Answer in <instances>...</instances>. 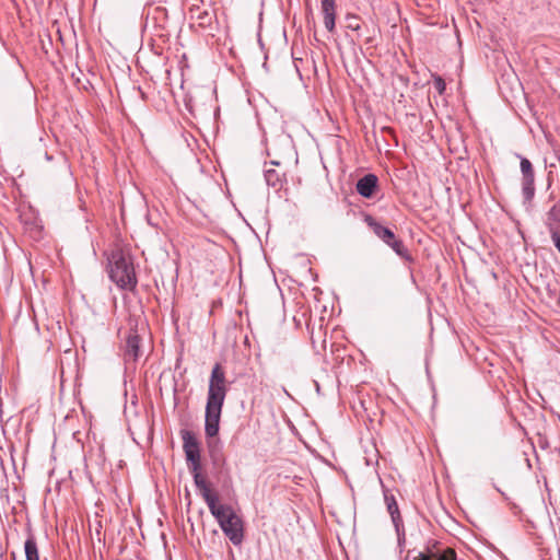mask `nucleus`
Returning a JSON list of instances; mask_svg holds the SVG:
<instances>
[{"label":"nucleus","instance_id":"obj_17","mask_svg":"<svg viewBox=\"0 0 560 560\" xmlns=\"http://www.w3.org/2000/svg\"><path fill=\"white\" fill-rule=\"evenodd\" d=\"M435 560H456V552L453 549L447 548Z\"/></svg>","mask_w":560,"mask_h":560},{"label":"nucleus","instance_id":"obj_8","mask_svg":"<svg viewBox=\"0 0 560 560\" xmlns=\"http://www.w3.org/2000/svg\"><path fill=\"white\" fill-rule=\"evenodd\" d=\"M378 186V178L374 174H366L355 185L358 194L364 198H372Z\"/></svg>","mask_w":560,"mask_h":560},{"label":"nucleus","instance_id":"obj_4","mask_svg":"<svg viewBox=\"0 0 560 560\" xmlns=\"http://www.w3.org/2000/svg\"><path fill=\"white\" fill-rule=\"evenodd\" d=\"M183 448L189 470L201 469L200 444L196 434L191 431H182Z\"/></svg>","mask_w":560,"mask_h":560},{"label":"nucleus","instance_id":"obj_16","mask_svg":"<svg viewBox=\"0 0 560 560\" xmlns=\"http://www.w3.org/2000/svg\"><path fill=\"white\" fill-rule=\"evenodd\" d=\"M346 27L352 31H359L360 25V18L354 14H347L346 15Z\"/></svg>","mask_w":560,"mask_h":560},{"label":"nucleus","instance_id":"obj_7","mask_svg":"<svg viewBox=\"0 0 560 560\" xmlns=\"http://www.w3.org/2000/svg\"><path fill=\"white\" fill-rule=\"evenodd\" d=\"M190 472L192 474L195 485L200 491L209 510H213L214 505L218 504V497L211 491L209 483L207 482L206 478L201 475L200 470H190Z\"/></svg>","mask_w":560,"mask_h":560},{"label":"nucleus","instance_id":"obj_2","mask_svg":"<svg viewBox=\"0 0 560 560\" xmlns=\"http://www.w3.org/2000/svg\"><path fill=\"white\" fill-rule=\"evenodd\" d=\"M109 278L122 290L132 291L137 277L131 256L121 249L113 250L108 258Z\"/></svg>","mask_w":560,"mask_h":560},{"label":"nucleus","instance_id":"obj_1","mask_svg":"<svg viewBox=\"0 0 560 560\" xmlns=\"http://www.w3.org/2000/svg\"><path fill=\"white\" fill-rule=\"evenodd\" d=\"M226 393L228 385L224 370L220 363H215L212 368L209 380L205 423L206 435L209 439L208 446L214 465H218L219 462L223 460L222 454L214 451L218 441L212 439H214L219 432L221 411Z\"/></svg>","mask_w":560,"mask_h":560},{"label":"nucleus","instance_id":"obj_12","mask_svg":"<svg viewBox=\"0 0 560 560\" xmlns=\"http://www.w3.org/2000/svg\"><path fill=\"white\" fill-rule=\"evenodd\" d=\"M140 337L136 334L128 336L125 349V357L128 361H137L140 357Z\"/></svg>","mask_w":560,"mask_h":560},{"label":"nucleus","instance_id":"obj_9","mask_svg":"<svg viewBox=\"0 0 560 560\" xmlns=\"http://www.w3.org/2000/svg\"><path fill=\"white\" fill-rule=\"evenodd\" d=\"M190 20L201 28L210 27L214 21V14L200 7L190 9Z\"/></svg>","mask_w":560,"mask_h":560},{"label":"nucleus","instance_id":"obj_5","mask_svg":"<svg viewBox=\"0 0 560 560\" xmlns=\"http://www.w3.org/2000/svg\"><path fill=\"white\" fill-rule=\"evenodd\" d=\"M384 499L397 533L398 544L401 546L405 542V529L398 504L395 497L390 493L385 492Z\"/></svg>","mask_w":560,"mask_h":560},{"label":"nucleus","instance_id":"obj_6","mask_svg":"<svg viewBox=\"0 0 560 560\" xmlns=\"http://www.w3.org/2000/svg\"><path fill=\"white\" fill-rule=\"evenodd\" d=\"M521 172L523 175L522 189L526 200H530L535 194V175L530 161L526 158H521Z\"/></svg>","mask_w":560,"mask_h":560},{"label":"nucleus","instance_id":"obj_19","mask_svg":"<svg viewBox=\"0 0 560 560\" xmlns=\"http://www.w3.org/2000/svg\"><path fill=\"white\" fill-rule=\"evenodd\" d=\"M433 557H435L434 553L425 555V553L420 552L417 557H415V560H432Z\"/></svg>","mask_w":560,"mask_h":560},{"label":"nucleus","instance_id":"obj_3","mask_svg":"<svg viewBox=\"0 0 560 560\" xmlns=\"http://www.w3.org/2000/svg\"><path fill=\"white\" fill-rule=\"evenodd\" d=\"M210 512L231 542L235 546L241 545L244 539V524L242 518L234 512L233 508L218 503Z\"/></svg>","mask_w":560,"mask_h":560},{"label":"nucleus","instance_id":"obj_15","mask_svg":"<svg viewBox=\"0 0 560 560\" xmlns=\"http://www.w3.org/2000/svg\"><path fill=\"white\" fill-rule=\"evenodd\" d=\"M265 178L269 186L278 187L281 184V175L273 168L265 171Z\"/></svg>","mask_w":560,"mask_h":560},{"label":"nucleus","instance_id":"obj_18","mask_svg":"<svg viewBox=\"0 0 560 560\" xmlns=\"http://www.w3.org/2000/svg\"><path fill=\"white\" fill-rule=\"evenodd\" d=\"M433 83H434V88L436 89L439 94H443L446 89L445 81L441 77H436L434 79Z\"/></svg>","mask_w":560,"mask_h":560},{"label":"nucleus","instance_id":"obj_11","mask_svg":"<svg viewBox=\"0 0 560 560\" xmlns=\"http://www.w3.org/2000/svg\"><path fill=\"white\" fill-rule=\"evenodd\" d=\"M365 222L369 225V228L374 232V234L378 238H381L385 244H388L390 241H393L396 237L392 230L383 226L373 217L366 215Z\"/></svg>","mask_w":560,"mask_h":560},{"label":"nucleus","instance_id":"obj_10","mask_svg":"<svg viewBox=\"0 0 560 560\" xmlns=\"http://www.w3.org/2000/svg\"><path fill=\"white\" fill-rule=\"evenodd\" d=\"M324 24L328 32H334L336 27V4L335 0H320Z\"/></svg>","mask_w":560,"mask_h":560},{"label":"nucleus","instance_id":"obj_14","mask_svg":"<svg viewBox=\"0 0 560 560\" xmlns=\"http://www.w3.org/2000/svg\"><path fill=\"white\" fill-rule=\"evenodd\" d=\"M399 257L409 260L411 259L408 249L405 247L401 240L394 238L387 244Z\"/></svg>","mask_w":560,"mask_h":560},{"label":"nucleus","instance_id":"obj_13","mask_svg":"<svg viewBox=\"0 0 560 560\" xmlns=\"http://www.w3.org/2000/svg\"><path fill=\"white\" fill-rule=\"evenodd\" d=\"M24 550L26 560H39L37 544L33 535L25 540Z\"/></svg>","mask_w":560,"mask_h":560}]
</instances>
